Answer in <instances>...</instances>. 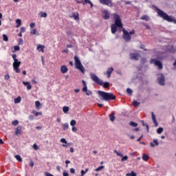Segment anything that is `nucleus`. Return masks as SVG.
<instances>
[{"mask_svg":"<svg viewBox=\"0 0 176 176\" xmlns=\"http://www.w3.org/2000/svg\"><path fill=\"white\" fill-rule=\"evenodd\" d=\"M90 77L91 79H92V80L95 82V83H97V85H99L100 86H103L104 89H108V87H109V82H104V81L100 79V78H98V76H97V75H96L94 73H91Z\"/></svg>","mask_w":176,"mask_h":176,"instance_id":"f257e3e1","label":"nucleus"},{"mask_svg":"<svg viewBox=\"0 0 176 176\" xmlns=\"http://www.w3.org/2000/svg\"><path fill=\"white\" fill-rule=\"evenodd\" d=\"M98 94L99 97H101L102 100H104V101H109V100H115V98H116V97L113 94L102 91H98Z\"/></svg>","mask_w":176,"mask_h":176,"instance_id":"f03ea898","label":"nucleus"},{"mask_svg":"<svg viewBox=\"0 0 176 176\" xmlns=\"http://www.w3.org/2000/svg\"><path fill=\"white\" fill-rule=\"evenodd\" d=\"M155 9L157 10V13L158 16H160V17L163 19V20H166V21H168L169 23L175 21V19H174V18H173V16H168V14H167V13L164 12L163 10H162L157 8H155Z\"/></svg>","mask_w":176,"mask_h":176,"instance_id":"7ed1b4c3","label":"nucleus"},{"mask_svg":"<svg viewBox=\"0 0 176 176\" xmlns=\"http://www.w3.org/2000/svg\"><path fill=\"white\" fill-rule=\"evenodd\" d=\"M12 57L14 60V62L12 63V67H13L14 71H15V72L16 74H20V69H19V67H20V65H21V62L19 61V59H17L16 54H12Z\"/></svg>","mask_w":176,"mask_h":176,"instance_id":"20e7f679","label":"nucleus"},{"mask_svg":"<svg viewBox=\"0 0 176 176\" xmlns=\"http://www.w3.org/2000/svg\"><path fill=\"white\" fill-rule=\"evenodd\" d=\"M74 58L76 64V68L80 71L82 74H85L86 69H85V67H83V65H82V63L80 62V60H79V58H78L76 56H74Z\"/></svg>","mask_w":176,"mask_h":176,"instance_id":"39448f33","label":"nucleus"},{"mask_svg":"<svg viewBox=\"0 0 176 176\" xmlns=\"http://www.w3.org/2000/svg\"><path fill=\"white\" fill-rule=\"evenodd\" d=\"M113 17L115 20V23H113V25L118 26L119 28H122L123 27V23H122L120 16L118 15V14H113Z\"/></svg>","mask_w":176,"mask_h":176,"instance_id":"423d86ee","label":"nucleus"},{"mask_svg":"<svg viewBox=\"0 0 176 176\" xmlns=\"http://www.w3.org/2000/svg\"><path fill=\"white\" fill-rule=\"evenodd\" d=\"M122 32L124 34L123 38L126 42H130V41H131V36H130V34L133 35L134 34V31L133 30L129 33L126 29H123Z\"/></svg>","mask_w":176,"mask_h":176,"instance_id":"0eeeda50","label":"nucleus"},{"mask_svg":"<svg viewBox=\"0 0 176 176\" xmlns=\"http://www.w3.org/2000/svg\"><path fill=\"white\" fill-rule=\"evenodd\" d=\"M151 64H154L156 67H158V68L160 69H163V64H162V62H160V60H157L155 59H151Z\"/></svg>","mask_w":176,"mask_h":176,"instance_id":"6e6552de","label":"nucleus"},{"mask_svg":"<svg viewBox=\"0 0 176 176\" xmlns=\"http://www.w3.org/2000/svg\"><path fill=\"white\" fill-rule=\"evenodd\" d=\"M113 152L117 155V156H119L120 157H122L121 159V162H126L129 160V157L127 155H125L123 157V154L119 151H117L116 150H114Z\"/></svg>","mask_w":176,"mask_h":176,"instance_id":"1a4fd4ad","label":"nucleus"},{"mask_svg":"<svg viewBox=\"0 0 176 176\" xmlns=\"http://www.w3.org/2000/svg\"><path fill=\"white\" fill-rule=\"evenodd\" d=\"M100 3L102 5H106L107 6H109L110 8L113 6V3H112V0H99Z\"/></svg>","mask_w":176,"mask_h":176,"instance_id":"9d476101","label":"nucleus"},{"mask_svg":"<svg viewBox=\"0 0 176 176\" xmlns=\"http://www.w3.org/2000/svg\"><path fill=\"white\" fill-rule=\"evenodd\" d=\"M157 81L161 86H164V76L163 74H159L157 78Z\"/></svg>","mask_w":176,"mask_h":176,"instance_id":"9b49d317","label":"nucleus"},{"mask_svg":"<svg viewBox=\"0 0 176 176\" xmlns=\"http://www.w3.org/2000/svg\"><path fill=\"white\" fill-rule=\"evenodd\" d=\"M112 72H113V67L108 68L107 71L104 72V75H107V78H111Z\"/></svg>","mask_w":176,"mask_h":176,"instance_id":"f8f14e48","label":"nucleus"},{"mask_svg":"<svg viewBox=\"0 0 176 176\" xmlns=\"http://www.w3.org/2000/svg\"><path fill=\"white\" fill-rule=\"evenodd\" d=\"M140 55L138 54H130V58L131 60H139L140 59Z\"/></svg>","mask_w":176,"mask_h":176,"instance_id":"ddd939ff","label":"nucleus"},{"mask_svg":"<svg viewBox=\"0 0 176 176\" xmlns=\"http://www.w3.org/2000/svg\"><path fill=\"white\" fill-rule=\"evenodd\" d=\"M70 19H74V20H79V13L73 12L72 15H69Z\"/></svg>","mask_w":176,"mask_h":176,"instance_id":"4468645a","label":"nucleus"},{"mask_svg":"<svg viewBox=\"0 0 176 176\" xmlns=\"http://www.w3.org/2000/svg\"><path fill=\"white\" fill-rule=\"evenodd\" d=\"M151 116H152V120L155 127H157V126H159V123H157V121L156 120V116H155V113H153V112L151 113Z\"/></svg>","mask_w":176,"mask_h":176,"instance_id":"2eb2a0df","label":"nucleus"},{"mask_svg":"<svg viewBox=\"0 0 176 176\" xmlns=\"http://www.w3.org/2000/svg\"><path fill=\"white\" fill-rule=\"evenodd\" d=\"M103 19L104 20H108V19H109V12L107 10H103Z\"/></svg>","mask_w":176,"mask_h":176,"instance_id":"dca6fc26","label":"nucleus"},{"mask_svg":"<svg viewBox=\"0 0 176 176\" xmlns=\"http://www.w3.org/2000/svg\"><path fill=\"white\" fill-rule=\"evenodd\" d=\"M23 86H27L28 90H31V89H32V86H31V84H30V82L23 81Z\"/></svg>","mask_w":176,"mask_h":176,"instance_id":"f3484780","label":"nucleus"},{"mask_svg":"<svg viewBox=\"0 0 176 176\" xmlns=\"http://www.w3.org/2000/svg\"><path fill=\"white\" fill-rule=\"evenodd\" d=\"M159 145V142L157 140H153V142H150V146L151 148H155V146H157Z\"/></svg>","mask_w":176,"mask_h":176,"instance_id":"a211bd4d","label":"nucleus"},{"mask_svg":"<svg viewBox=\"0 0 176 176\" xmlns=\"http://www.w3.org/2000/svg\"><path fill=\"white\" fill-rule=\"evenodd\" d=\"M60 72H62V74H67V72H68V68L67 67V66L63 65L60 67Z\"/></svg>","mask_w":176,"mask_h":176,"instance_id":"6ab92c4d","label":"nucleus"},{"mask_svg":"<svg viewBox=\"0 0 176 176\" xmlns=\"http://www.w3.org/2000/svg\"><path fill=\"white\" fill-rule=\"evenodd\" d=\"M30 35H39V32H38V31L36 30V29L33 28L32 30H30Z\"/></svg>","mask_w":176,"mask_h":176,"instance_id":"aec40b11","label":"nucleus"},{"mask_svg":"<svg viewBox=\"0 0 176 176\" xmlns=\"http://www.w3.org/2000/svg\"><path fill=\"white\" fill-rule=\"evenodd\" d=\"M111 32L113 34H115L116 31H118V26H116V25L112 24L111 26Z\"/></svg>","mask_w":176,"mask_h":176,"instance_id":"412c9836","label":"nucleus"},{"mask_svg":"<svg viewBox=\"0 0 176 176\" xmlns=\"http://www.w3.org/2000/svg\"><path fill=\"white\" fill-rule=\"evenodd\" d=\"M37 50L38 52H42V53H43L45 52V45H38L37 46Z\"/></svg>","mask_w":176,"mask_h":176,"instance_id":"4be33fe9","label":"nucleus"},{"mask_svg":"<svg viewBox=\"0 0 176 176\" xmlns=\"http://www.w3.org/2000/svg\"><path fill=\"white\" fill-rule=\"evenodd\" d=\"M15 134H16V135H19V134H21V126H18L16 127Z\"/></svg>","mask_w":176,"mask_h":176,"instance_id":"5701e85b","label":"nucleus"},{"mask_svg":"<svg viewBox=\"0 0 176 176\" xmlns=\"http://www.w3.org/2000/svg\"><path fill=\"white\" fill-rule=\"evenodd\" d=\"M148 160H149V155L145 153L142 154V160H144V162H148Z\"/></svg>","mask_w":176,"mask_h":176,"instance_id":"b1692460","label":"nucleus"},{"mask_svg":"<svg viewBox=\"0 0 176 176\" xmlns=\"http://www.w3.org/2000/svg\"><path fill=\"white\" fill-rule=\"evenodd\" d=\"M109 119H110L111 122H115V119H116V118L115 117V113H111L109 115Z\"/></svg>","mask_w":176,"mask_h":176,"instance_id":"393cba45","label":"nucleus"},{"mask_svg":"<svg viewBox=\"0 0 176 176\" xmlns=\"http://www.w3.org/2000/svg\"><path fill=\"white\" fill-rule=\"evenodd\" d=\"M16 28H19V27H21V19H16Z\"/></svg>","mask_w":176,"mask_h":176,"instance_id":"a878e982","label":"nucleus"},{"mask_svg":"<svg viewBox=\"0 0 176 176\" xmlns=\"http://www.w3.org/2000/svg\"><path fill=\"white\" fill-rule=\"evenodd\" d=\"M14 104H20V102H21V97L18 96L16 98L14 99Z\"/></svg>","mask_w":176,"mask_h":176,"instance_id":"bb28decb","label":"nucleus"},{"mask_svg":"<svg viewBox=\"0 0 176 176\" xmlns=\"http://www.w3.org/2000/svg\"><path fill=\"white\" fill-rule=\"evenodd\" d=\"M140 20H144V21H149V16H148V15H143L140 18Z\"/></svg>","mask_w":176,"mask_h":176,"instance_id":"cd10ccee","label":"nucleus"},{"mask_svg":"<svg viewBox=\"0 0 176 176\" xmlns=\"http://www.w3.org/2000/svg\"><path fill=\"white\" fill-rule=\"evenodd\" d=\"M62 127H63V130H67V129H69V125L68 124V123H65L62 124Z\"/></svg>","mask_w":176,"mask_h":176,"instance_id":"c85d7f7f","label":"nucleus"},{"mask_svg":"<svg viewBox=\"0 0 176 176\" xmlns=\"http://www.w3.org/2000/svg\"><path fill=\"white\" fill-rule=\"evenodd\" d=\"M69 111V107H63V111L64 112V113H68Z\"/></svg>","mask_w":176,"mask_h":176,"instance_id":"c756f323","label":"nucleus"},{"mask_svg":"<svg viewBox=\"0 0 176 176\" xmlns=\"http://www.w3.org/2000/svg\"><path fill=\"white\" fill-rule=\"evenodd\" d=\"M130 126H132L133 127H137V126H138V124H137L136 122H134L133 121H131L129 122Z\"/></svg>","mask_w":176,"mask_h":176,"instance_id":"7c9ffc66","label":"nucleus"},{"mask_svg":"<svg viewBox=\"0 0 176 176\" xmlns=\"http://www.w3.org/2000/svg\"><path fill=\"white\" fill-rule=\"evenodd\" d=\"M14 157L18 160V162H23V159H21V156L16 155H14Z\"/></svg>","mask_w":176,"mask_h":176,"instance_id":"2f4dec72","label":"nucleus"},{"mask_svg":"<svg viewBox=\"0 0 176 176\" xmlns=\"http://www.w3.org/2000/svg\"><path fill=\"white\" fill-rule=\"evenodd\" d=\"M104 168H105V166H100L98 167L96 169H95V171H101V170H104Z\"/></svg>","mask_w":176,"mask_h":176,"instance_id":"473e14b6","label":"nucleus"},{"mask_svg":"<svg viewBox=\"0 0 176 176\" xmlns=\"http://www.w3.org/2000/svg\"><path fill=\"white\" fill-rule=\"evenodd\" d=\"M126 176H137V173L134 171H131V173H126Z\"/></svg>","mask_w":176,"mask_h":176,"instance_id":"72a5a7b5","label":"nucleus"},{"mask_svg":"<svg viewBox=\"0 0 176 176\" xmlns=\"http://www.w3.org/2000/svg\"><path fill=\"white\" fill-rule=\"evenodd\" d=\"M157 134H162V133H163V128L160 127L157 129Z\"/></svg>","mask_w":176,"mask_h":176,"instance_id":"f704fd0d","label":"nucleus"},{"mask_svg":"<svg viewBox=\"0 0 176 176\" xmlns=\"http://www.w3.org/2000/svg\"><path fill=\"white\" fill-rule=\"evenodd\" d=\"M3 39L5 41V42H8L9 41V38H8V36L6 34H3Z\"/></svg>","mask_w":176,"mask_h":176,"instance_id":"c9c22d12","label":"nucleus"},{"mask_svg":"<svg viewBox=\"0 0 176 176\" xmlns=\"http://www.w3.org/2000/svg\"><path fill=\"white\" fill-rule=\"evenodd\" d=\"M84 1H85L84 3H89V5H91V8H93V3H91L90 0H84Z\"/></svg>","mask_w":176,"mask_h":176,"instance_id":"e433bc0d","label":"nucleus"},{"mask_svg":"<svg viewBox=\"0 0 176 176\" xmlns=\"http://www.w3.org/2000/svg\"><path fill=\"white\" fill-rule=\"evenodd\" d=\"M133 105L134 107H138V105H140V102H138L136 101V100H134V101L133 102Z\"/></svg>","mask_w":176,"mask_h":176,"instance_id":"4c0bfd02","label":"nucleus"},{"mask_svg":"<svg viewBox=\"0 0 176 176\" xmlns=\"http://www.w3.org/2000/svg\"><path fill=\"white\" fill-rule=\"evenodd\" d=\"M35 105H36V108H39V107H41V102H39V101H36L35 102Z\"/></svg>","mask_w":176,"mask_h":176,"instance_id":"58836bf2","label":"nucleus"},{"mask_svg":"<svg viewBox=\"0 0 176 176\" xmlns=\"http://www.w3.org/2000/svg\"><path fill=\"white\" fill-rule=\"evenodd\" d=\"M75 124H76V120H73L70 122V126H75Z\"/></svg>","mask_w":176,"mask_h":176,"instance_id":"ea45409f","label":"nucleus"},{"mask_svg":"<svg viewBox=\"0 0 176 176\" xmlns=\"http://www.w3.org/2000/svg\"><path fill=\"white\" fill-rule=\"evenodd\" d=\"M23 43H24V41H23V38H19L18 45H23Z\"/></svg>","mask_w":176,"mask_h":176,"instance_id":"a19ab883","label":"nucleus"},{"mask_svg":"<svg viewBox=\"0 0 176 176\" xmlns=\"http://www.w3.org/2000/svg\"><path fill=\"white\" fill-rule=\"evenodd\" d=\"M41 17H47V14L46 12H41Z\"/></svg>","mask_w":176,"mask_h":176,"instance_id":"79ce46f5","label":"nucleus"},{"mask_svg":"<svg viewBox=\"0 0 176 176\" xmlns=\"http://www.w3.org/2000/svg\"><path fill=\"white\" fill-rule=\"evenodd\" d=\"M33 148L34 149V151H38V149H39V147L38 146V145H36V144H34Z\"/></svg>","mask_w":176,"mask_h":176,"instance_id":"37998d69","label":"nucleus"},{"mask_svg":"<svg viewBox=\"0 0 176 176\" xmlns=\"http://www.w3.org/2000/svg\"><path fill=\"white\" fill-rule=\"evenodd\" d=\"M126 93H128V94H133V90H131L130 88H128L126 89Z\"/></svg>","mask_w":176,"mask_h":176,"instance_id":"c03bdc74","label":"nucleus"},{"mask_svg":"<svg viewBox=\"0 0 176 176\" xmlns=\"http://www.w3.org/2000/svg\"><path fill=\"white\" fill-rule=\"evenodd\" d=\"M12 124H13V126H17V124H19V121L16 120L12 122Z\"/></svg>","mask_w":176,"mask_h":176,"instance_id":"a18cd8bd","label":"nucleus"},{"mask_svg":"<svg viewBox=\"0 0 176 176\" xmlns=\"http://www.w3.org/2000/svg\"><path fill=\"white\" fill-rule=\"evenodd\" d=\"M4 79L6 80H9V79H10V76L9 74H6L5 76H4Z\"/></svg>","mask_w":176,"mask_h":176,"instance_id":"49530a36","label":"nucleus"},{"mask_svg":"<svg viewBox=\"0 0 176 176\" xmlns=\"http://www.w3.org/2000/svg\"><path fill=\"white\" fill-rule=\"evenodd\" d=\"M14 52H17V51L20 50V47H19L18 45H15L14 47Z\"/></svg>","mask_w":176,"mask_h":176,"instance_id":"de8ad7c7","label":"nucleus"},{"mask_svg":"<svg viewBox=\"0 0 176 176\" xmlns=\"http://www.w3.org/2000/svg\"><path fill=\"white\" fill-rule=\"evenodd\" d=\"M33 113L35 114V116H39V115H42V112L33 111Z\"/></svg>","mask_w":176,"mask_h":176,"instance_id":"09e8293b","label":"nucleus"},{"mask_svg":"<svg viewBox=\"0 0 176 176\" xmlns=\"http://www.w3.org/2000/svg\"><path fill=\"white\" fill-rule=\"evenodd\" d=\"M60 142H62L63 144H67V140H65V138H62L60 140Z\"/></svg>","mask_w":176,"mask_h":176,"instance_id":"8fccbe9b","label":"nucleus"},{"mask_svg":"<svg viewBox=\"0 0 176 176\" xmlns=\"http://www.w3.org/2000/svg\"><path fill=\"white\" fill-rule=\"evenodd\" d=\"M82 91H84V93H85V91H87V85L83 87Z\"/></svg>","mask_w":176,"mask_h":176,"instance_id":"3c124183","label":"nucleus"},{"mask_svg":"<svg viewBox=\"0 0 176 176\" xmlns=\"http://www.w3.org/2000/svg\"><path fill=\"white\" fill-rule=\"evenodd\" d=\"M72 131L74 133H76V131H78V129H76V127L73 126L72 129Z\"/></svg>","mask_w":176,"mask_h":176,"instance_id":"603ef678","label":"nucleus"},{"mask_svg":"<svg viewBox=\"0 0 176 176\" xmlns=\"http://www.w3.org/2000/svg\"><path fill=\"white\" fill-rule=\"evenodd\" d=\"M30 28H34V27H35V23H31L30 24Z\"/></svg>","mask_w":176,"mask_h":176,"instance_id":"864d4df0","label":"nucleus"},{"mask_svg":"<svg viewBox=\"0 0 176 176\" xmlns=\"http://www.w3.org/2000/svg\"><path fill=\"white\" fill-rule=\"evenodd\" d=\"M28 119L29 120H34V116L32 115L29 116Z\"/></svg>","mask_w":176,"mask_h":176,"instance_id":"5fc2aeb1","label":"nucleus"},{"mask_svg":"<svg viewBox=\"0 0 176 176\" xmlns=\"http://www.w3.org/2000/svg\"><path fill=\"white\" fill-rule=\"evenodd\" d=\"M87 96H91V91H88L87 90V91H85Z\"/></svg>","mask_w":176,"mask_h":176,"instance_id":"6e6d98bb","label":"nucleus"},{"mask_svg":"<svg viewBox=\"0 0 176 176\" xmlns=\"http://www.w3.org/2000/svg\"><path fill=\"white\" fill-rule=\"evenodd\" d=\"M70 173H71L72 174H75V169H74V168H70Z\"/></svg>","mask_w":176,"mask_h":176,"instance_id":"4d7b16f0","label":"nucleus"},{"mask_svg":"<svg viewBox=\"0 0 176 176\" xmlns=\"http://www.w3.org/2000/svg\"><path fill=\"white\" fill-rule=\"evenodd\" d=\"M32 82L34 84V85H36V83H38V81H36V80L35 78H34L32 80Z\"/></svg>","mask_w":176,"mask_h":176,"instance_id":"13d9d810","label":"nucleus"},{"mask_svg":"<svg viewBox=\"0 0 176 176\" xmlns=\"http://www.w3.org/2000/svg\"><path fill=\"white\" fill-rule=\"evenodd\" d=\"M25 31V28H24V27H22V28H21V32H24Z\"/></svg>","mask_w":176,"mask_h":176,"instance_id":"bf43d9fd","label":"nucleus"},{"mask_svg":"<svg viewBox=\"0 0 176 176\" xmlns=\"http://www.w3.org/2000/svg\"><path fill=\"white\" fill-rule=\"evenodd\" d=\"M63 175V176H69V175L68 174L67 172L64 171Z\"/></svg>","mask_w":176,"mask_h":176,"instance_id":"052dcab7","label":"nucleus"},{"mask_svg":"<svg viewBox=\"0 0 176 176\" xmlns=\"http://www.w3.org/2000/svg\"><path fill=\"white\" fill-rule=\"evenodd\" d=\"M85 174H86V172L85 170H82L80 176H85Z\"/></svg>","mask_w":176,"mask_h":176,"instance_id":"680f3d73","label":"nucleus"},{"mask_svg":"<svg viewBox=\"0 0 176 176\" xmlns=\"http://www.w3.org/2000/svg\"><path fill=\"white\" fill-rule=\"evenodd\" d=\"M30 167H34V162L31 161L30 162Z\"/></svg>","mask_w":176,"mask_h":176,"instance_id":"e2e57ef3","label":"nucleus"},{"mask_svg":"<svg viewBox=\"0 0 176 176\" xmlns=\"http://www.w3.org/2000/svg\"><path fill=\"white\" fill-rule=\"evenodd\" d=\"M69 52V50H68V49H65L63 51V53H68Z\"/></svg>","mask_w":176,"mask_h":176,"instance_id":"0e129e2a","label":"nucleus"},{"mask_svg":"<svg viewBox=\"0 0 176 176\" xmlns=\"http://www.w3.org/2000/svg\"><path fill=\"white\" fill-rule=\"evenodd\" d=\"M56 121L58 122V123H60L61 122V118H57Z\"/></svg>","mask_w":176,"mask_h":176,"instance_id":"69168bd1","label":"nucleus"},{"mask_svg":"<svg viewBox=\"0 0 176 176\" xmlns=\"http://www.w3.org/2000/svg\"><path fill=\"white\" fill-rule=\"evenodd\" d=\"M77 3H82L83 5H85V2L83 1H76Z\"/></svg>","mask_w":176,"mask_h":176,"instance_id":"338daca9","label":"nucleus"},{"mask_svg":"<svg viewBox=\"0 0 176 176\" xmlns=\"http://www.w3.org/2000/svg\"><path fill=\"white\" fill-rule=\"evenodd\" d=\"M56 170H57L58 171H60V168L59 166H56Z\"/></svg>","mask_w":176,"mask_h":176,"instance_id":"774afa93","label":"nucleus"}]
</instances>
